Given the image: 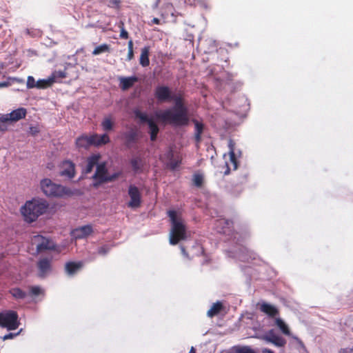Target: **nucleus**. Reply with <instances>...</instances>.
<instances>
[{"mask_svg":"<svg viewBox=\"0 0 353 353\" xmlns=\"http://www.w3.org/2000/svg\"><path fill=\"white\" fill-rule=\"evenodd\" d=\"M174 105L156 114L160 121L174 127L185 126L189 123L188 110L181 94L172 95Z\"/></svg>","mask_w":353,"mask_h":353,"instance_id":"1","label":"nucleus"},{"mask_svg":"<svg viewBox=\"0 0 353 353\" xmlns=\"http://www.w3.org/2000/svg\"><path fill=\"white\" fill-rule=\"evenodd\" d=\"M168 215L170 220L171 228L169 234V241L175 245L180 241L187 239V227L184 220L175 210H169Z\"/></svg>","mask_w":353,"mask_h":353,"instance_id":"2","label":"nucleus"},{"mask_svg":"<svg viewBox=\"0 0 353 353\" xmlns=\"http://www.w3.org/2000/svg\"><path fill=\"white\" fill-rule=\"evenodd\" d=\"M49 207L48 203L42 199H32L26 202L21 212L28 223L35 221L39 216L43 214Z\"/></svg>","mask_w":353,"mask_h":353,"instance_id":"3","label":"nucleus"},{"mask_svg":"<svg viewBox=\"0 0 353 353\" xmlns=\"http://www.w3.org/2000/svg\"><path fill=\"white\" fill-rule=\"evenodd\" d=\"M40 185L43 192L48 196L63 197L72 194V191L70 189L56 184L49 179L41 180Z\"/></svg>","mask_w":353,"mask_h":353,"instance_id":"4","label":"nucleus"},{"mask_svg":"<svg viewBox=\"0 0 353 353\" xmlns=\"http://www.w3.org/2000/svg\"><path fill=\"white\" fill-rule=\"evenodd\" d=\"M19 325L18 314L16 312L10 310L6 313H0L1 327H6L8 330H14Z\"/></svg>","mask_w":353,"mask_h":353,"instance_id":"5","label":"nucleus"},{"mask_svg":"<svg viewBox=\"0 0 353 353\" xmlns=\"http://www.w3.org/2000/svg\"><path fill=\"white\" fill-rule=\"evenodd\" d=\"M134 113L135 117L139 119L141 123H148L150 130L149 133L150 135V140L152 141H155L159 132V128L156 123L152 119L149 118L145 113L142 112L139 110H135Z\"/></svg>","mask_w":353,"mask_h":353,"instance_id":"6","label":"nucleus"},{"mask_svg":"<svg viewBox=\"0 0 353 353\" xmlns=\"http://www.w3.org/2000/svg\"><path fill=\"white\" fill-rule=\"evenodd\" d=\"M180 248L183 255L188 259H192L195 256L202 255L204 257L202 265L208 264L210 263V259L207 255H205L203 246L197 243L192 245L189 251H186L185 247L183 245H181Z\"/></svg>","mask_w":353,"mask_h":353,"instance_id":"7","label":"nucleus"},{"mask_svg":"<svg viewBox=\"0 0 353 353\" xmlns=\"http://www.w3.org/2000/svg\"><path fill=\"white\" fill-rule=\"evenodd\" d=\"M32 243L36 245L38 252H41L45 250H56V245L50 239L41 235L34 236L32 239Z\"/></svg>","mask_w":353,"mask_h":353,"instance_id":"8","label":"nucleus"},{"mask_svg":"<svg viewBox=\"0 0 353 353\" xmlns=\"http://www.w3.org/2000/svg\"><path fill=\"white\" fill-rule=\"evenodd\" d=\"M26 109L23 108H20L17 110L12 111L9 114H2L0 117V122L1 123H8V122H16L19 121L21 119H23L26 116Z\"/></svg>","mask_w":353,"mask_h":353,"instance_id":"9","label":"nucleus"},{"mask_svg":"<svg viewBox=\"0 0 353 353\" xmlns=\"http://www.w3.org/2000/svg\"><path fill=\"white\" fill-rule=\"evenodd\" d=\"M128 195L130 201L128 203V206L131 208H137L140 207L141 203V195L139 188L130 185L128 188Z\"/></svg>","mask_w":353,"mask_h":353,"instance_id":"10","label":"nucleus"},{"mask_svg":"<svg viewBox=\"0 0 353 353\" xmlns=\"http://www.w3.org/2000/svg\"><path fill=\"white\" fill-rule=\"evenodd\" d=\"M154 96L159 102L172 101V94L170 89L165 85L157 86L154 90Z\"/></svg>","mask_w":353,"mask_h":353,"instance_id":"11","label":"nucleus"},{"mask_svg":"<svg viewBox=\"0 0 353 353\" xmlns=\"http://www.w3.org/2000/svg\"><path fill=\"white\" fill-rule=\"evenodd\" d=\"M59 174L61 176L72 179L75 175V165L69 160L63 161L60 164Z\"/></svg>","mask_w":353,"mask_h":353,"instance_id":"12","label":"nucleus"},{"mask_svg":"<svg viewBox=\"0 0 353 353\" xmlns=\"http://www.w3.org/2000/svg\"><path fill=\"white\" fill-rule=\"evenodd\" d=\"M248 181V174H243L239 176H236L234 178L231 182L225 185L226 190H241L243 189V185Z\"/></svg>","mask_w":353,"mask_h":353,"instance_id":"13","label":"nucleus"},{"mask_svg":"<svg viewBox=\"0 0 353 353\" xmlns=\"http://www.w3.org/2000/svg\"><path fill=\"white\" fill-rule=\"evenodd\" d=\"M93 232V229L91 225H86L73 230L71 232V235L76 239H85L90 236Z\"/></svg>","mask_w":353,"mask_h":353,"instance_id":"14","label":"nucleus"},{"mask_svg":"<svg viewBox=\"0 0 353 353\" xmlns=\"http://www.w3.org/2000/svg\"><path fill=\"white\" fill-rule=\"evenodd\" d=\"M263 339L277 347H283L286 344L285 339L276 335L273 330L269 331L267 334L264 336Z\"/></svg>","mask_w":353,"mask_h":353,"instance_id":"15","label":"nucleus"},{"mask_svg":"<svg viewBox=\"0 0 353 353\" xmlns=\"http://www.w3.org/2000/svg\"><path fill=\"white\" fill-rule=\"evenodd\" d=\"M52 259L41 258L37 263L39 275L40 277H44L50 271Z\"/></svg>","mask_w":353,"mask_h":353,"instance_id":"16","label":"nucleus"},{"mask_svg":"<svg viewBox=\"0 0 353 353\" xmlns=\"http://www.w3.org/2000/svg\"><path fill=\"white\" fill-rule=\"evenodd\" d=\"M91 146L99 147L105 145L110 142V137L107 134L99 135L98 134H92L90 135Z\"/></svg>","mask_w":353,"mask_h":353,"instance_id":"17","label":"nucleus"},{"mask_svg":"<svg viewBox=\"0 0 353 353\" xmlns=\"http://www.w3.org/2000/svg\"><path fill=\"white\" fill-rule=\"evenodd\" d=\"M108 175V169L105 162L101 163L97 166L96 172L93 175V179L98 180L99 183H104V179Z\"/></svg>","mask_w":353,"mask_h":353,"instance_id":"18","label":"nucleus"},{"mask_svg":"<svg viewBox=\"0 0 353 353\" xmlns=\"http://www.w3.org/2000/svg\"><path fill=\"white\" fill-rule=\"evenodd\" d=\"M166 157L169 160L168 166L172 170H175L181 163V158L179 156L175 157L174 153L172 149H170L166 153Z\"/></svg>","mask_w":353,"mask_h":353,"instance_id":"19","label":"nucleus"},{"mask_svg":"<svg viewBox=\"0 0 353 353\" xmlns=\"http://www.w3.org/2000/svg\"><path fill=\"white\" fill-rule=\"evenodd\" d=\"M139 81L138 77L135 76L129 77H119V86L122 90H127L132 88L135 83Z\"/></svg>","mask_w":353,"mask_h":353,"instance_id":"20","label":"nucleus"},{"mask_svg":"<svg viewBox=\"0 0 353 353\" xmlns=\"http://www.w3.org/2000/svg\"><path fill=\"white\" fill-rule=\"evenodd\" d=\"M83 267V263L81 261L73 262L70 261L65 263V270L66 273L70 275H74Z\"/></svg>","mask_w":353,"mask_h":353,"instance_id":"21","label":"nucleus"},{"mask_svg":"<svg viewBox=\"0 0 353 353\" xmlns=\"http://www.w3.org/2000/svg\"><path fill=\"white\" fill-rule=\"evenodd\" d=\"M101 158L100 154H92L87 159V165L85 168V172L86 174L90 173L94 166H97L98 162Z\"/></svg>","mask_w":353,"mask_h":353,"instance_id":"22","label":"nucleus"},{"mask_svg":"<svg viewBox=\"0 0 353 353\" xmlns=\"http://www.w3.org/2000/svg\"><path fill=\"white\" fill-rule=\"evenodd\" d=\"M150 46H145L141 49L139 63L142 67H148L150 65Z\"/></svg>","mask_w":353,"mask_h":353,"instance_id":"23","label":"nucleus"},{"mask_svg":"<svg viewBox=\"0 0 353 353\" xmlns=\"http://www.w3.org/2000/svg\"><path fill=\"white\" fill-rule=\"evenodd\" d=\"M90 138L87 134H82L77 138L75 144L78 148L88 149L90 146Z\"/></svg>","mask_w":353,"mask_h":353,"instance_id":"24","label":"nucleus"},{"mask_svg":"<svg viewBox=\"0 0 353 353\" xmlns=\"http://www.w3.org/2000/svg\"><path fill=\"white\" fill-rule=\"evenodd\" d=\"M260 310L271 317H274L279 313L278 310L274 306L267 303H263L260 305Z\"/></svg>","mask_w":353,"mask_h":353,"instance_id":"25","label":"nucleus"},{"mask_svg":"<svg viewBox=\"0 0 353 353\" xmlns=\"http://www.w3.org/2000/svg\"><path fill=\"white\" fill-rule=\"evenodd\" d=\"M101 125L102 129L105 132H110L113 130L114 125V120L112 115L106 116L101 121Z\"/></svg>","mask_w":353,"mask_h":353,"instance_id":"26","label":"nucleus"},{"mask_svg":"<svg viewBox=\"0 0 353 353\" xmlns=\"http://www.w3.org/2000/svg\"><path fill=\"white\" fill-rule=\"evenodd\" d=\"M223 309V303L221 301H217L212 304L210 309L208 311L207 315L208 317L212 318L220 314Z\"/></svg>","mask_w":353,"mask_h":353,"instance_id":"27","label":"nucleus"},{"mask_svg":"<svg viewBox=\"0 0 353 353\" xmlns=\"http://www.w3.org/2000/svg\"><path fill=\"white\" fill-rule=\"evenodd\" d=\"M174 8L173 5L170 2H166L163 4L161 8V16L165 19L168 15L174 16Z\"/></svg>","mask_w":353,"mask_h":353,"instance_id":"28","label":"nucleus"},{"mask_svg":"<svg viewBox=\"0 0 353 353\" xmlns=\"http://www.w3.org/2000/svg\"><path fill=\"white\" fill-rule=\"evenodd\" d=\"M234 143H233V141L232 140H230V141H229L230 161V163L233 166V169L236 170L237 167H238V162H237V159L236 158L235 154H234Z\"/></svg>","mask_w":353,"mask_h":353,"instance_id":"29","label":"nucleus"},{"mask_svg":"<svg viewBox=\"0 0 353 353\" xmlns=\"http://www.w3.org/2000/svg\"><path fill=\"white\" fill-rule=\"evenodd\" d=\"M193 122L194 123L195 127V140L197 142H199L201 139V134L203 132L204 125L201 122H199L197 120H194Z\"/></svg>","mask_w":353,"mask_h":353,"instance_id":"30","label":"nucleus"},{"mask_svg":"<svg viewBox=\"0 0 353 353\" xmlns=\"http://www.w3.org/2000/svg\"><path fill=\"white\" fill-rule=\"evenodd\" d=\"M110 52V46L107 43L101 44L97 47H96L92 52V54L94 56Z\"/></svg>","mask_w":353,"mask_h":353,"instance_id":"31","label":"nucleus"},{"mask_svg":"<svg viewBox=\"0 0 353 353\" xmlns=\"http://www.w3.org/2000/svg\"><path fill=\"white\" fill-rule=\"evenodd\" d=\"M10 293L16 299H23L26 297V293L19 288H14L10 290Z\"/></svg>","mask_w":353,"mask_h":353,"instance_id":"32","label":"nucleus"},{"mask_svg":"<svg viewBox=\"0 0 353 353\" xmlns=\"http://www.w3.org/2000/svg\"><path fill=\"white\" fill-rule=\"evenodd\" d=\"M130 163H131L133 170L135 172H139L142 170L143 163H142V160L140 158H139V157L133 158L132 159H131Z\"/></svg>","mask_w":353,"mask_h":353,"instance_id":"33","label":"nucleus"},{"mask_svg":"<svg viewBox=\"0 0 353 353\" xmlns=\"http://www.w3.org/2000/svg\"><path fill=\"white\" fill-rule=\"evenodd\" d=\"M276 325L281 330L283 334L285 335L289 336L290 334V331L288 326L285 323V322L281 319H276Z\"/></svg>","mask_w":353,"mask_h":353,"instance_id":"34","label":"nucleus"},{"mask_svg":"<svg viewBox=\"0 0 353 353\" xmlns=\"http://www.w3.org/2000/svg\"><path fill=\"white\" fill-rule=\"evenodd\" d=\"M54 83V80L50 78L48 79H41L37 81V88H46Z\"/></svg>","mask_w":353,"mask_h":353,"instance_id":"35","label":"nucleus"},{"mask_svg":"<svg viewBox=\"0 0 353 353\" xmlns=\"http://www.w3.org/2000/svg\"><path fill=\"white\" fill-rule=\"evenodd\" d=\"M134 57V43L132 39H130L128 43V54L126 57V61H130Z\"/></svg>","mask_w":353,"mask_h":353,"instance_id":"36","label":"nucleus"},{"mask_svg":"<svg viewBox=\"0 0 353 353\" xmlns=\"http://www.w3.org/2000/svg\"><path fill=\"white\" fill-rule=\"evenodd\" d=\"M194 185L197 188H201L203 183V176L201 174L196 173L192 178Z\"/></svg>","mask_w":353,"mask_h":353,"instance_id":"37","label":"nucleus"},{"mask_svg":"<svg viewBox=\"0 0 353 353\" xmlns=\"http://www.w3.org/2000/svg\"><path fill=\"white\" fill-rule=\"evenodd\" d=\"M66 72L65 71L59 70V71H54L52 73L50 78L54 80V83L57 81V79H63L66 77Z\"/></svg>","mask_w":353,"mask_h":353,"instance_id":"38","label":"nucleus"},{"mask_svg":"<svg viewBox=\"0 0 353 353\" xmlns=\"http://www.w3.org/2000/svg\"><path fill=\"white\" fill-rule=\"evenodd\" d=\"M30 293L32 296H36L39 294H43L44 291L39 286L35 285L30 287Z\"/></svg>","mask_w":353,"mask_h":353,"instance_id":"39","label":"nucleus"},{"mask_svg":"<svg viewBox=\"0 0 353 353\" xmlns=\"http://www.w3.org/2000/svg\"><path fill=\"white\" fill-rule=\"evenodd\" d=\"M119 27L121 29L120 38L124 39H128L129 34H128V31L124 28L123 22L121 21L119 25Z\"/></svg>","mask_w":353,"mask_h":353,"instance_id":"40","label":"nucleus"},{"mask_svg":"<svg viewBox=\"0 0 353 353\" xmlns=\"http://www.w3.org/2000/svg\"><path fill=\"white\" fill-rule=\"evenodd\" d=\"M137 134L135 131L131 130L125 134V139L128 143H132L135 141L137 139Z\"/></svg>","mask_w":353,"mask_h":353,"instance_id":"41","label":"nucleus"},{"mask_svg":"<svg viewBox=\"0 0 353 353\" xmlns=\"http://www.w3.org/2000/svg\"><path fill=\"white\" fill-rule=\"evenodd\" d=\"M236 353H257L253 349L250 347L249 346H243L239 347L236 351Z\"/></svg>","mask_w":353,"mask_h":353,"instance_id":"42","label":"nucleus"},{"mask_svg":"<svg viewBox=\"0 0 353 353\" xmlns=\"http://www.w3.org/2000/svg\"><path fill=\"white\" fill-rule=\"evenodd\" d=\"M121 175V172H116L111 175H107L104 179V183L112 182L116 180Z\"/></svg>","mask_w":353,"mask_h":353,"instance_id":"43","label":"nucleus"},{"mask_svg":"<svg viewBox=\"0 0 353 353\" xmlns=\"http://www.w3.org/2000/svg\"><path fill=\"white\" fill-rule=\"evenodd\" d=\"M37 82L35 81L34 79L32 76H29L27 79V87L28 88H37Z\"/></svg>","mask_w":353,"mask_h":353,"instance_id":"44","label":"nucleus"},{"mask_svg":"<svg viewBox=\"0 0 353 353\" xmlns=\"http://www.w3.org/2000/svg\"><path fill=\"white\" fill-rule=\"evenodd\" d=\"M110 250V248L107 245H104L98 249V254L100 255H105Z\"/></svg>","mask_w":353,"mask_h":353,"instance_id":"45","label":"nucleus"},{"mask_svg":"<svg viewBox=\"0 0 353 353\" xmlns=\"http://www.w3.org/2000/svg\"><path fill=\"white\" fill-rule=\"evenodd\" d=\"M121 0H108V6L110 8H119Z\"/></svg>","mask_w":353,"mask_h":353,"instance_id":"46","label":"nucleus"},{"mask_svg":"<svg viewBox=\"0 0 353 353\" xmlns=\"http://www.w3.org/2000/svg\"><path fill=\"white\" fill-rule=\"evenodd\" d=\"M39 132V129L37 126H30V133L32 135H36Z\"/></svg>","mask_w":353,"mask_h":353,"instance_id":"47","label":"nucleus"},{"mask_svg":"<svg viewBox=\"0 0 353 353\" xmlns=\"http://www.w3.org/2000/svg\"><path fill=\"white\" fill-rule=\"evenodd\" d=\"M18 334H12V333H9L6 335H5L3 336V339L4 340H6V339H12L14 336L17 335Z\"/></svg>","mask_w":353,"mask_h":353,"instance_id":"48","label":"nucleus"},{"mask_svg":"<svg viewBox=\"0 0 353 353\" xmlns=\"http://www.w3.org/2000/svg\"><path fill=\"white\" fill-rule=\"evenodd\" d=\"M350 352H353V348H351L350 350H348L347 348H343L339 351V353H350Z\"/></svg>","mask_w":353,"mask_h":353,"instance_id":"49","label":"nucleus"},{"mask_svg":"<svg viewBox=\"0 0 353 353\" xmlns=\"http://www.w3.org/2000/svg\"><path fill=\"white\" fill-rule=\"evenodd\" d=\"M160 3L161 0H157L152 6V8L154 10L157 9L159 7Z\"/></svg>","mask_w":353,"mask_h":353,"instance_id":"50","label":"nucleus"},{"mask_svg":"<svg viewBox=\"0 0 353 353\" xmlns=\"http://www.w3.org/2000/svg\"><path fill=\"white\" fill-rule=\"evenodd\" d=\"M152 23L153 24H160V20L158 18H153L152 20Z\"/></svg>","mask_w":353,"mask_h":353,"instance_id":"51","label":"nucleus"},{"mask_svg":"<svg viewBox=\"0 0 353 353\" xmlns=\"http://www.w3.org/2000/svg\"><path fill=\"white\" fill-rule=\"evenodd\" d=\"M225 166L227 168L226 170L224 172L225 174H228L230 173V168L228 163H225Z\"/></svg>","mask_w":353,"mask_h":353,"instance_id":"52","label":"nucleus"},{"mask_svg":"<svg viewBox=\"0 0 353 353\" xmlns=\"http://www.w3.org/2000/svg\"><path fill=\"white\" fill-rule=\"evenodd\" d=\"M263 353H274V352L270 349L265 348L263 350Z\"/></svg>","mask_w":353,"mask_h":353,"instance_id":"53","label":"nucleus"},{"mask_svg":"<svg viewBox=\"0 0 353 353\" xmlns=\"http://www.w3.org/2000/svg\"><path fill=\"white\" fill-rule=\"evenodd\" d=\"M7 21L3 18H0V28L3 27V23H6Z\"/></svg>","mask_w":353,"mask_h":353,"instance_id":"54","label":"nucleus"},{"mask_svg":"<svg viewBox=\"0 0 353 353\" xmlns=\"http://www.w3.org/2000/svg\"><path fill=\"white\" fill-rule=\"evenodd\" d=\"M7 85V83H0V88L6 87Z\"/></svg>","mask_w":353,"mask_h":353,"instance_id":"55","label":"nucleus"},{"mask_svg":"<svg viewBox=\"0 0 353 353\" xmlns=\"http://www.w3.org/2000/svg\"><path fill=\"white\" fill-rule=\"evenodd\" d=\"M189 353H196L195 349L193 347H192Z\"/></svg>","mask_w":353,"mask_h":353,"instance_id":"56","label":"nucleus"},{"mask_svg":"<svg viewBox=\"0 0 353 353\" xmlns=\"http://www.w3.org/2000/svg\"><path fill=\"white\" fill-rule=\"evenodd\" d=\"M26 33L27 34H30V30L29 29H26Z\"/></svg>","mask_w":353,"mask_h":353,"instance_id":"57","label":"nucleus"}]
</instances>
